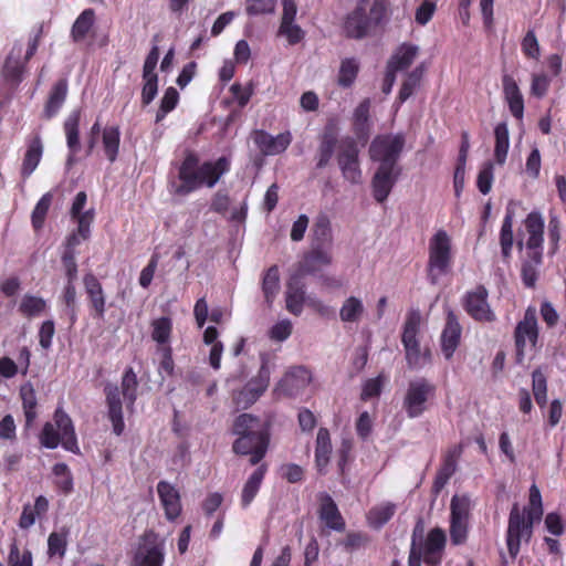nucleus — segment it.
Here are the masks:
<instances>
[{
    "label": "nucleus",
    "instance_id": "nucleus-1",
    "mask_svg": "<svg viewBox=\"0 0 566 566\" xmlns=\"http://www.w3.org/2000/svg\"><path fill=\"white\" fill-rule=\"evenodd\" d=\"M229 169L230 161L227 157H220L216 161H206L199 166L198 158L190 154L179 168L180 182L174 186V192L187 196L203 185L212 188Z\"/></svg>",
    "mask_w": 566,
    "mask_h": 566
},
{
    "label": "nucleus",
    "instance_id": "nucleus-2",
    "mask_svg": "<svg viewBox=\"0 0 566 566\" xmlns=\"http://www.w3.org/2000/svg\"><path fill=\"white\" fill-rule=\"evenodd\" d=\"M232 433L238 438L232 444L237 454L248 455L252 450L269 447L270 422L250 415H239L233 422Z\"/></svg>",
    "mask_w": 566,
    "mask_h": 566
},
{
    "label": "nucleus",
    "instance_id": "nucleus-3",
    "mask_svg": "<svg viewBox=\"0 0 566 566\" xmlns=\"http://www.w3.org/2000/svg\"><path fill=\"white\" fill-rule=\"evenodd\" d=\"M452 264L451 237L443 229L438 230L429 240L427 277L431 284L448 274Z\"/></svg>",
    "mask_w": 566,
    "mask_h": 566
},
{
    "label": "nucleus",
    "instance_id": "nucleus-4",
    "mask_svg": "<svg viewBox=\"0 0 566 566\" xmlns=\"http://www.w3.org/2000/svg\"><path fill=\"white\" fill-rule=\"evenodd\" d=\"M40 442L44 448L55 449L60 443L67 451L78 452L77 439L70 416L57 408L54 413V423L46 422L40 434Z\"/></svg>",
    "mask_w": 566,
    "mask_h": 566
},
{
    "label": "nucleus",
    "instance_id": "nucleus-5",
    "mask_svg": "<svg viewBox=\"0 0 566 566\" xmlns=\"http://www.w3.org/2000/svg\"><path fill=\"white\" fill-rule=\"evenodd\" d=\"M545 219L541 211L533 210L523 220V230L518 233L517 245L536 262L543 260Z\"/></svg>",
    "mask_w": 566,
    "mask_h": 566
},
{
    "label": "nucleus",
    "instance_id": "nucleus-6",
    "mask_svg": "<svg viewBox=\"0 0 566 566\" xmlns=\"http://www.w3.org/2000/svg\"><path fill=\"white\" fill-rule=\"evenodd\" d=\"M437 388L427 378L410 380L403 397L402 408L411 419L422 416L436 396Z\"/></svg>",
    "mask_w": 566,
    "mask_h": 566
},
{
    "label": "nucleus",
    "instance_id": "nucleus-7",
    "mask_svg": "<svg viewBox=\"0 0 566 566\" xmlns=\"http://www.w3.org/2000/svg\"><path fill=\"white\" fill-rule=\"evenodd\" d=\"M337 165L342 177L352 185L363 182V171L359 161V148L354 137H343L337 144Z\"/></svg>",
    "mask_w": 566,
    "mask_h": 566
},
{
    "label": "nucleus",
    "instance_id": "nucleus-8",
    "mask_svg": "<svg viewBox=\"0 0 566 566\" xmlns=\"http://www.w3.org/2000/svg\"><path fill=\"white\" fill-rule=\"evenodd\" d=\"M516 347V363L524 361L527 352L535 348L538 340L537 312L534 306H528L514 331Z\"/></svg>",
    "mask_w": 566,
    "mask_h": 566
},
{
    "label": "nucleus",
    "instance_id": "nucleus-9",
    "mask_svg": "<svg viewBox=\"0 0 566 566\" xmlns=\"http://www.w3.org/2000/svg\"><path fill=\"white\" fill-rule=\"evenodd\" d=\"M534 523L536 522L524 515L517 503L513 504L506 531V545L512 558L518 555L521 542H527L532 537Z\"/></svg>",
    "mask_w": 566,
    "mask_h": 566
},
{
    "label": "nucleus",
    "instance_id": "nucleus-10",
    "mask_svg": "<svg viewBox=\"0 0 566 566\" xmlns=\"http://www.w3.org/2000/svg\"><path fill=\"white\" fill-rule=\"evenodd\" d=\"M405 138L402 135L377 136L370 144L369 155L371 160L397 168L396 163L402 151Z\"/></svg>",
    "mask_w": 566,
    "mask_h": 566
},
{
    "label": "nucleus",
    "instance_id": "nucleus-11",
    "mask_svg": "<svg viewBox=\"0 0 566 566\" xmlns=\"http://www.w3.org/2000/svg\"><path fill=\"white\" fill-rule=\"evenodd\" d=\"M164 559L165 539L154 531L145 532L135 554L136 566H163Z\"/></svg>",
    "mask_w": 566,
    "mask_h": 566
},
{
    "label": "nucleus",
    "instance_id": "nucleus-12",
    "mask_svg": "<svg viewBox=\"0 0 566 566\" xmlns=\"http://www.w3.org/2000/svg\"><path fill=\"white\" fill-rule=\"evenodd\" d=\"M271 371L264 363L258 375L252 378L240 391L235 392L233 400L239 408H248L253 405L266 390L270 382Z\"/></svg>",
    "mask_w": 566,
    "mask_h": 566
},
{
    "label": "nucleus",
    "instance_id": "nucleus-13",
    "mask_svg": "<svg viewBox=\"0 0 566 566\" xmlns=\"http://www.w3.org/2000/svg\"><path fill=\"white\" fill-rule=\"evenodd\" d=\"M312 380L311 373L302 366L290 368L276 384V396L295 397L302 394Z\"/></svg>",
    "mask_w": 566,
    "mask_h": 566
},
{
    "label": "nucleus",
    "instance_id": "nucleus-14",
    "mask_svg": "<svg viewBox=\"0 0 566 566\" xmlns=\"http://www.w3.org/2000/svg\"><path fill=\"white\" fill-rule=\"evenodd\" d=\"M464 308L475 321L493 322L495 319V315L488 303V291L483 286H478L467 293Z\"/></svg>",
    "mask_w": 566,
    "mask_h": 566
},
{
    "label": "nucleus",
    "instance_id": "nucleus-15",
    "mask_svg": "<svg viewBox=\"0 0 566 566\" xmlns=\"http://www.w3.org/2000/svg\"><path fill=\"white\" fill-rule=\"evenodd\" d=\"M253 142L263 155L274 156L286 150L292 143V135L290 132H284L272 136L264 130H255Z\"/></svg>",
    "mask_w": 566,
    "mask_h": 566
},
{
    "label": "nucleus",
    "instance_id": "nucleus-16",
    "mask_svg": "<svg viewBox=\"0 0 566 566\" xmlns=\"http://www.w3.org/2000/svg\"><path fill=\"white\" fill-rule=\"evenodd\" d=\"M398 176V168L389 167L387 164L379 165L371 180L373 193L376 201L384 202L388 198Z\"/></svg>",
    "mask_w": 566,
    "mask_h": 566
},
{
    "label": "nucleus",
    "instance_id": "nucleus-17",
    "mask_svg": "<svg viewBox=\"0 0 566 566\" xmlns=\"http://www.w3.org/2000/svg\"><path fill=\"white\" fill-rule=\"evenodd\" d=\"M22 44L21 42H14L11 52L6 57L2 67L1 75L6 82L12 85H19L23 80L25 71L24 60H21Z\"/></svg>",
    "mask_w": 566,
    "mask_h": 566
},
{
    "label": "nucleus",
    "instance_id": "nucleus-18",
    "mask_svg": "<svg viewBox=\"0 0 566 566\" xmlns=\"http://www.w3.org/2000/svg\"><path fill=\"white\" fill-rule=\"evenodd\" d=\"M157 494L160 505L165 511L168 521H175L181 513L180 493L175 485L167 481H159L157 484Z\"/></svg>",
    "mask_w": 566,
    "mask_h": 566
},
{
    "label": "nucleus",
    "instance_id": "nucleus-19",
    "mask_svg": "<svg viewBox=\"0 0 566 566\" xmlns=\"http://www.w3.org/2000/svg\"><path fill=\"white\" fill-rule=\"evenodd\" d=\"M462 327L452 310L447 311V321L441 334V350L450 359L459 346Z\"/></svg>",
    "mask_w": 566,
    "mask_h": 566
},
{
    "label": "nucleus",
    "instance_id": "nucleus-20",
    "mask_svg": "<svg viewBox=\"0 0 566 566\" xmlns=\"http://www.w3.org/2000/svg\"><path fill=\"white\" fill-rule=\"evenodd\" d=\"M106 402L108 408V419L113 426V432L120 436L125 429L123 406L120 392L116 385L107 384L105 386Z\"/></svg>",
    "mask_w": 566,
    "mask_h": 566
},
{
    "label": "nucleus",
    "instance_id": "nucleus-21",
    "mask_svg": "<svg viewBox=\"0 0 566 566\" xmlns=\"http://www.w3.org/2000/svg\"><path fill=\"white\" fill-rule=\"evenodd\" d=\"M446 539L444 531L436 527L428 533L424 543L417 546L422 552L426 564L436 565L440 562Z\"/></svg>",
    "mask_w": 566,
    "mask_h": 566
},
{
    "label": "nucleus",
    "instance_id": "nucleus-22",
    "mask_svg": "<svg viewBox=\"0 0 566 566\" xmlns=\"http://www.w3.org/2000/svg\"><path fill=\"white\" fill-rule=\"evenodd\" d=\"M80 120L81 109L72 111L64 120L63 128L69 149L67 166H72L75 161V155L81 149L80 143Z\"/></svg>",
    "mask_w": 566,
    "mask_h": 566
},
{
    "label": "nucleus",
    "instance_id": "nucleus-23",
    "mask_svg": "<svg viewBox=\"0 0 566 566\" xmlns=\"http://www.w3.org/2000/svg\"><path fill=\"white\" fill-rule=\"evenodd\" d=\"M87 201V196L84 191L77 192L75 196L70 214L72 220L78 224V231L83 237L91 233V224L94 220V209L83 211Z\"/></svg>",
    "mask_w": 566,
    "mask_h": 566
},
{
    "label": "nucleus",
    "instance_id": "nucleus-24",
    "mask_svg": "<svg viewBox=\"0 0 566 566\" xmlns=\"http://www.w3.org/2000/svg\"><path fill=\"white\" fill-rule=\"evenodd\" d=\"M84 287L95 317L102 319L106 312V298L99 281L93 274H86L83 279Z\"/></svg>",
    "mask_w": 566,
    "mask_h": 566
},
{
    "label": "nucleus",
    "instance_id": "nucleus-25",
    "mask_svg": "<svg viewBox=\"0 0 566 566\" xmlns=\"http://www.w3.org/2000/svg\"><path fill=\"white\" fill-rule=\"evenodd\" d=\"M332 263V245H312L310 253L305 256L301 265L302 275L312 274L317 266H324Z\"/></svg>",
    "mask_w": 566,
    "mask_h": 566
},
{
    "label": "nucleus",
    "instance_id": "nucleus-26",
    "mask_svg": "<svg viewBox=\"0 0 566 566\" xmlns=\"http://www.w3.org/2000/svg\"><path fill=\"white\" fill-rule=\"evenodd\" d=\"M503 93L512 115L517 119H522L524 114L523 95L515 80L510 75L503 76Z\"/></svg>",
    "mask_w": 566,
    "mask_h": 566
},
{
    "label": "nucleus",
    "instance_id": "nucleus-27",
    "mask_svg": "<svg viewBox=\"0 0 566 566\" xmlns=\"http://www.w3.org/2000/svg\"><path fill=\"white\" fill-rule=\"evenodd\" d=\"M370 28L365 8L360 3L346 19L345 31L348 36L364 38Z\"/></svg>",
    "mask_w": 566,
    "mask_h": 566
},
{
    "label": "nucleus",
    "instance_id": "nucleus-28",
    "mask_svg": "<svg viewBox=\"0 0 566 566\" xmlns=\"http://www.w3.org/2000/svg\"><path fill=\"white\" fill-rule=\"evenodd\" d=\"M366 314V307L361 298L348 296L339 308V318L345 324H358Z\"/></svg>",
    "mask_w": 566,
    "mask_h": 566
},
{
    "label": "nucleus",
    "instance_id": "nucleus-29",
    "mask_svg": "<svg viewBox=\"0 0 566 566\" xmlns=\"http://www.w3.org/2000/svg\"><path fill=\"white\" fill-rule=\"evenodd\" d=\"M67 87V81L65 78L59 80L52 86L44 106V115L46 118H52L59 113L66 99Z\"/></svg>",
    "mask_w": 566,
    "mask_h": 566
},
{
    "label": "nucleus",
    "instance_id": "nucleus-30",
    "mask_svg": "<svg viewBox=\"0 0 566 566\" xmlns=\"http://www.w3.org/2000/svg\"><path fill=\"white\" fill-rule=\"evenodd\" d=\"M332 453V442L329 431L326 428H319L316 437L315 463L317 470L325 472Z\"/></svg>",
    "mask_w": 566,
    "mask_h": 566
},
{
    "label": "nucleus",
    "instance_id": "nucleus-31",
    "mask_svg": "<svg viewBox=\"0 0 566 566\" xmlns=\"http://www.w3.org/2000/svg\"><path fill=\"white\" fill-rule=\"evenodd\" d=\"M370 99L365 98L354 111V130L357 139L365 143L369 137L370 120H369Z\"/></svg>",
    "mask_w": 566,
    "mask_h": 566
},
{
    "label": "nucleus",
    "instance_id": "nucleus-32",
    "mask_svg": "<svg viewBox=\"0 0 566 566\" xmlns=\"http://www.w3.org/2000/svg\"><path fill=\"white\" fill-rule=\"evenodd\" d=\"M319 517L327 527L334 531L339 532L345 528V522L337 509V505L328 495H326L322 501Z\"/></svg>",
    "mask_w": 566,
    "mask_h": 566
},
{
    "label": "nucleus",
    "instance_id": "nucleus-33",
    "mask_svg": "<svg viewBox=\"0 0 566 566\" xmlns=\"http://www.w3.org/2000/svg\"><path fill=\"white\" fill-rule=\"evenodd\" d=\"M43 154V145L39 136L29 142L27 151L24 154L21 175L28 178L36 169Z\"/></svg>",
    "mask_w": 566,
    "mask_h": 566
},
{
    "label": "nucleus",
    "instance_id": "nucleus-34",
    "mask_svg": "<svg viewBox=\"0 0 566 566\" xmlns=\"http://www.w3.org/2000/svg\"><path fill=\"white\" fill-rule=\"evenodd\" d=\"M48 308V302L43 297L27 293L22 296L18 311L27 318H34L45 314Z\"/></svg>",
    "mask_w": 566,
    "mask_h": 566
},
{
    "label": "nucleus",
    "instance_id": "nucleus-35",
    "mask_svg": "<svg viewBox=\"0 0 566 566\" xmlns=\"http://www.w3.org/2000/svg\"><path fill=\"white\" fill-rule=\"evenodd\" d=\"M418 54V46L413 44H401L390 57L387 66L395 72L408 69Z\"/></svg>",
    "mask_w": 566,
    "mask_h": 566
},
{
    "label": "nucleus",
    "instance_id": "nucleus-36",
    "mask_svg": "<svg viewBox=\"0 0 566 566\" xmlns=\"http://www.w3.org/2000/svg\"><path fill=\"white\" fill-rule=\"evenodd\" d=\"M102 147L109 163H114L119 154L120 130L118 126H105L102 130Z\"/></svg>",
    "mask_w": 566,
    "mask_h": 566
},
{
    "label": "nucleus",
    "instance_id": "nucleus-37",
    "mask_svg": "<svg viewBox=\"0 0 566 566\" xmlns=\"http://www.w3.org/2000/svg\"><path fill=\"white\" fill-rule=\"evenodd\" d=\"M513 219L514 212L507 208L500 230L501 254L505 261H509L512 255L514 243Z\"/></svg>",
    "mask_w": 566,
    "mask_h": 566
},
{
    "label": "nucleus",
    "instance_id": "nucleus-38",
    "mask_svg": "<svg viewBox=\"0 0 566 566\" xmlns=\"http://www.w3.org/2000/svg\"><path fill=\"white\" fill-rule=\"evenodd\" d=\"M266 473V465L261 464L247 480L242 489L241 504L248 507L258 494L264 475Z\"/></svg>",
    "mask_w": 566,
    "mask_h": 566
},
{
    "label": "nucleus",
    "instance_id": "nucleus-39",
    "mask_svg": "<svg viewBox=\"0 0 566 566\" xmlns=\"http://www.w3.org/2000/svg\"><path fill=\"white\" fill-rule=\"evenodd\" d=\"M494 159L497 165H504L510 148V134L505 122L499 123L494 128Z\"/></svg>",
    "mask_w": 566,
    "mask_h": 566
},
{
    "label": "nucleus",
    "instance_id": "nucleus-40",
    "mask_svg": "<svg viewBox=\"0 0 566 566\" xmlns=\"http://www.w3.org/2000/svg\"><path fill=\"white\" fill-rule=\"evenodd\" d=\"M280 271L276 265L269 268L262 279V291L265 302L269 306L272 305L274 298L280 292Z\"/></svg>",
    "mask_w": 566,
    "mask_h": 566
},
{
    "label": "nucleus",
    "instance_id": "nucleus-41",
    "mask_svg": "<svg viewBox=\"0 0 566 566\" xmlns=\"http://www.w3.org/2000/svg\"><path fill=\"white\" fill-rule=\"evenodd\" d=\"M359 72V63L354 57H346L342 60L338 74H337V84L343 88L350 87L358 75Z\"/></svg>",
    "mask_w": 566,
    "mask_h": 566
},
{
    "label": "nucleus",
    "instance_id": "nucleus-42",
    "mask_svg": "<svg viewBox=\"0 0 566 566\" xmlns=\"http://www.w3.org/2000/svg\"><path fill=\"white\" fill-rule=\"evenodd\" d=\"M138 379L136 373L132 367H128L120 382L122 395L126 401L127 408L133 409L137 398Z\"/></svg>",
    "mask_w": 566,
    "mask_h": 566
},
{
    "label": "nucleus",
    "instance_id": "nucleus-43",
    "mask_svg": "<svg viewBox=\"0 0 566 566\" xmlns=\"http://www.w3.org/2000/svg\"><path fill=\"white\" fill-rule=\"evenodd\" d=\"M472 501L469 494H455L450 502V520L469 521Z\"/></svg>",
    "mask_w": 566,
    "mask_h": 566
},
{
    "label": "nucleus",
    "instance_id": "nucleus-44",
    "mask_svg": "<svg viewBox=\"0 0 566 566\" xmlns=\"http://www.w3.org/2000/svg\"><path fill=\"white\" fill-rule=\"evenodd\" d=\"M172 322L169 317H159L151 323V338L159 345L169 346Z\"/></svg>",
    "mask_w": 566,
    "mask_h": 566
},
{
    "label": "nucleus",
    "instance_id": "nucleus-45",
    "mask_svg": "<svg viewBox=\"0 0 566 566\" xmlns=\"http://www.w3.org/2000/svg\"><path fill=\"white\" fill-rule=\"evenodd\" d=\"M305 300V292L302 286H298L294 282L287 284L285 301L286 308L294 315H300L303 311V304Z\"/></svg>",
    "mask_w": 566,
    "mask_h": 566
},
{
    "label": "nucleus",
    "instance_id": "nucleus-46",
    "mask_svg": "<svg viewBox=\"0 0 566 566\" xmlns=\"http://www.w3.org/2000/svg\"><path fill=\"white\" fill-rule=\"evenodd\" d=\"M396 505L387 502L373 507L367 515L368 523L376 528L385 525L395 514Z\"/></svg>",
    "mask_w": 566,
    "mask_h": 566
},
{
    "label": "nucleus",
    "instance_id": "nucleus-47",
    "mask_svg": "<svg viewBox=\"0 0 566 566\" xmlns=\"http://www.w3.org/2000/svg\"><path fill=\"white\" fill-rule=\"evenodd\" d=\"M531 521L539 522L543 517V501L539 489L536 484L530 488L528 505L522 511Z\"/></svg>",
    "mask_w": 566,
    "mask_h": 566
},
{
    "label": "nucleus",
    "instance_id": "nucleus-48",
    "mask_svg": "<svg viewBox=\"0 0 566 566\" xmlns=\"http://www.w3.org/2000/svg\"><path fill=\"white\" fill-rule=\"evenodd\" d=\"M20 396L22 399L25 421L28 424H31L36 417V395L33 386L31 384L22 385L20 388Z\"/></svg>",
    "mask_w": 566,
    "mask_h": 566
},
{
    "label": "nucleus",
    "instance_id": "nucleus-49",
    "mask_svg": "<svg viewBox=\"0 0 566 566\" xmlns=\"http://www.w3.org/2000/svg\"><path fill=\"white\" fill-rule=\"evenodd\" d=\"M336 145V137L332 130L326 128L322 136V140L318 147V160L317 168H324L327 166L333 157Z\"/></svg>",
    "mask_w": 566,
    "mask_h": 566
},
{
    "label": "nucleus",
    "instance_id": "nucleus-50",
    "mask_svg": "<svg viewBox=\"0 0 566 566\" xmlns=\"http://www.w3.org/2000/svg\"><path fill=\"white\" fill-rule=\"evenodd\" d=\"M312 245H332L333 237L329 220L326 217H319L313 227Z\"/></svg>",
    "mask_w": 566,
    "mask_h": 566
},
{
    "label": "nucleus",
    "instance_id": "nucleus-51",
    "mask_svg": "<svg viewBox=\"0 0 566 566\" xmlns=\"http://www.w3.org/2000/svg\"><path fill=\"white\" fill-rule=\"evenodd\" d=\"M94 22V11L92 9L84 10L75 20L72 27V36L74 41L83 40L91 30Z\"/></svg>",
    "mask_w": 566,
    "mask_h": 566
},
{
    "label": "nucleus",
    "instance_id": "nucleus-52",
    "mask_svg": "<svg viewBox=\"0 0 566 566\" xmlns=\"http://www.w3.org/2000/svg\"><path fill=\"white\" fill-rule=\"evenodd\" d=\"M532 390L536 403L543 408L547 402V379L541 369L532 373Z\"/></svg>",
    "mask_w": 566,
    "mask_h": 566
},
{
    "label": "nucleus",
    "instance_id": "nucleus-53",
    "mask_svg": "<svg viewBox=\"0 0 566 566\" xmlns=\"http://www.w3.org/2000/svg\"><path fill=\"white\" fill-rule=\"evenodd\" d=\"M52 472L55 476V484L59 490L65 494H69L73 490V475L65 463H56Z\"/></svg>",
    "mask_w": 566,
    "mask_h": 566
},
{
    "label": "nucleus",
    "instance_id": "nucleus-54",
    "mask_svg": "<svg viewBox=\"0 0 566 566\" xmlns=\"http://www.w3.org/2000/svg\"><path fill=\"white\" fill-rule=\"evenodd\" d=\"M406 350V359L408 367L413 370H419L424 366L429 365L431 361V354L429 350L423 353L420 352L419 346L407 347Z\"/></svg>",
    "mask_w": 566,
    "mask_h": 566
},
{
    "label": "nucleus",
    "instance_id": "nucleus-55",
    "mask_svg": "<svg viewBox=\"0 0 566 566\" xmlns=\"http://www.w3.org/2000/svg\"><path fill=\"white\" fill-rule=\"evenodd\" d=\"M543 260L536 262L530 255H525V259L522 262V280L525 286L534 287L538 277V268L542 264Z\"/></svg>",
    "mask_w": 566,
    "mask_h": 566
},
{
    "label": "nucleus",
    "instance_id": "nucleus-56",
    "mask_svg": "<svg viewBox=\"0 0 566 566\" xmlns=\"http://www.w3.org/2000/svg\"><path fill=\"white\" fill-rule=\"evenodd\" d=\"M419 325H420L419 314H412L408 317V319L405 324L402 339H401L405 348L419 346V343L417 339Z\"/></svg>",
    "mask_w": 566,
    "mask_h": 566
},
{
    "label": "nucleus",
    "instance_id": "nucleus-57",
    "mask_svg": "<svg viewBox=\"0 0 566 566\" xmlns=\"http://www.w3.org/2000/svg\"><path fill=\"white\" fill-rule=\"evenodd\" d=\"M277 35L286 39L290 45L302 42L305 38V31L296 22L280 23Z\"/></svg>",
    "mask_w": 566,
    "mask_h": 566
},
{
    "label": "nucleus",
    "instance_id": "nucleus-58",
    "mask_svg": "<svg viewBox=\"0 0 566 566\" xmlns=\"http://www.w3.org/2000/svg\"><path fill=\"white\" fill-rule=\"evenodd\" d=\"M423 74V67L418 66L411 73L408 74L406 81L402 83V86L398 94V99L400 103L406 102L413 93L415 88L419 85L420 80Z\"/></svg>",
    "mask_w": 566,
    "mask_h": 566
},
{
    "label": "nucleus",
    "instance_id": "nucleus-59",
    "mask_svg": "<svg viewBox=\"0 0 566 566\" xmlns=\"http://www.w3.org/2000/svg\"><path fill=\"white\" fill-rule=\"evenodd\" d=\"M276 9V0H247L245 12L250 17L272 14Z\"/></svg>",
    "mask_w": 566,
    "mask_h": 566
},
{
    "label": "nucleus",
    "instance_id": "nucleus-60",
    "mask_svg": "<svg viewBox=\"0 0 566 566\" xmlns=\"http://www.w3.org/2000/svg\"><path fill=\"white\" fill-rule=\"evenodd\" d=\"M179 94L175 87H168L160 102V107L156 114V123L161 122L168 113L177 106Z\"/></svg>",
    "mask_w": 566,
    "mask_h": 566
},
{
    "label": "nucleus",
    "instance_id": "nucleus-61",
    "mask_svg": "<svg viewBox=\"0 0 566 566\" xmlns=\"http://www.w3.org/2000/svg\"><path fill=\"white\" fill-rule=\"evenodd\" d=\"M462 452V444L453 446L450 448L444 455L443 463L439 471L451 478L457 471L458 460L460 459Z\"/></svg>",
    "mask_w": 566,
    "mask_h": 566
},
{
    "label": "nucleus",
    "instance_id": "nucleus-62",
    "mask_svg": "<svg viewBox=\"0 0 566 566\" xmlns=\"http://www.w3.org/2000/svg\"><path fill=\"white\" fill-rule=\"evenodd\" d=\"M53 196L51 192L44 193L41 199L35 205L33 212H32V224L35 229H40L43 223L45 216L49 211V208L51 206Z\"/></svg>",
    "mask_w": 566,
    "mask_h": 566
},
{
    "label": "nucleus",
    "instance_id": "nucleus-63",
    "mask_svg": "<svg viewBox=\"0 0 566 566\" xmlns=\"http://www.w3.org/2000/svg\"><path fill=\"white\" fill-rule=\"evenodd\" d=\"M8 566H33L32 553L29 549H19L15 542L10 545Z\"/></svg>",
    "mask_w": 566,
    "mask_h": 566
},
{
    "label": "nucleus",
    "instance_id": "nucleus-64",
    "mask_svg": "<svg viewBox=\"0 0 566 566\" xmlns=\"http://www.w3.org/2000/svg\"><path fill=\"white\" fill-rule=\"evenodd\" d=\"M66 552V534L53 532L48 538V554L50 557H63Z\"/></svg>",
    "mask_w": 566,
    "mask_h": 566
}]
</instances>
